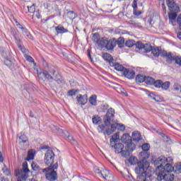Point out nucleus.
<instances>
[{
    "label": "nucleus",
    "mask_w": 181,
    "mask_h": 181,
    "mask_svg": "<svg viewBox=\"0 0 181 181\" xmlns=\"http://www.w3.org/2000/svg\"><path fill=\"white\" fill-rule=\"evenodd\" d=\"M92 121L93 124H98L100 122V117H98V115L93 116V117L92 118Z\"/></svg>",
    "instance_id": "obj_47"
},
{
    "label": "nucleus",
    "mask_w": 181,
    "mask_h": 181,
    "mask_svg": "<svg viewBox=\"0 0 181 181\" xmlns=\"http://www.w3.org/2000/svg\"><path fill=\"white\" fill-rule=\"evenodd\" d=\"M175 57H176V56H175L171 52L165 53V59H166L167 63H173V62H175Z\"/></svg>",
    "instance_id": "obj_19"
},
{
    "label": "nucleus",
    "mask_w": 181,
    "mask_h": 181,
    "mask_svg": "<svg viewBox=\"0 0 181 181\" xmlns=\"http://www.w3.org/2000/svg\"><path fill=\"white\" fill-rule=\"evenodd\" d=\"M21 30L24 36H26L27 37H28V39H32V35H30V33L28 31V29H26V28L23 27Z\"/></svg>",
    "instance_id": "obj_30"
},
{
    "label": "nucleus",
    "mask_w": 181,
    "mask_h": 181,
    "mask_svg": "<svg viewBox=\"0 0 181 181\" xmlns=\"http://www.w3.org/2000/svg\"><path fill=\"white\" fill-rule=\"evenodd\" d=\"M108 40V38L107 37H102L100 38L99 40L98 41V45L100 47L103 48H105L107 46V42Z\"/></svg>",
    "instance_id": "obj_20"
},
{
    "label": "nucleus",
    "mask_w": 181,
    "mask_h": 181,
    "mask_svg": "<svg viewBox=\"0 0 181 181\" xmlns=\"http://www.w3.org/2000/svg\"><path fill=\"white\" fill-rule=\"evenodd\" d=\"M146 76H144V75H137L136 77V83H144L145 81Z\"/></svg>",
    "instance_id": "obj_33"
},
{
    "label": "nucleus",
    "mask_w": 181,
    "mask_h": 181,
    "mask_svg": "<svg viewBox=\"0 0 181 181\" xmlns=\"http://www.w3.org/2000/svg\"><path fill=\"white\" fill-rule=\"evenodd\" d=\"M151 164L146 158H143L137 163L134 169L137 176V181H151V173H149Z\"/></svg>",
    "instance_id": "obj_1"
},
{
    "label": "nucleus",
    "mask_w": 181,
    "mask_h": 181,
    "mask_svg": "<svg viewBox=\"0 0 181 181\" xmlns=\"http://www.w3.org/2000/svg\"><path fill=\"white\" fill-rule=\"evenodd\" d=\"M0 162H4V156H2V153L0 151Z\"/></svg>",
    "instance_id": "obj_62"
},
{
    "label": "nucleus",
    "mask_w": 181,
    "mask_h": 181,
    "mask_svg": "<svg viewBox=\"0 0 181 181\" xmlns=\"http://www.w3.org/2000/svg\"><path fill=\"white\" fill-rule=\"evenodd\" d=\"M174 62H175L176 64L181 66V57L180 56H175Z\"/></svg>",
    "instance_id": "obj_49"
},
{
    "label": "nucleus",
    "mask_w": 181,
    "mask_h": 181,
    "mask_svg": "<svg viewBox=\"0 0 181 181\" xmlns=\"http://www.w3.org/2000/svg\"><path fill=\"white\" fill-rule=\"evenodd\" d=\"M101 172H103V170H100V168H98L95 170V173H98V175H99V176H100V174L101 173Z\"/></svg>",
    "instance_id": "obj_63"
},
{
    "label": "nucleus",
    "mask_w": 181,
    "mask_h": 181,
    "mask_svg": "<svg viewBox=\"0 0 181 181\" xmlns=\"http://www.w3.org/2000/svg\"><path fill=\"white\" fill-rule=\"evenodd\" d=\"M4 63L6 66L9 67L10 69H13V67L15 66V63L12 62V61L9 59L6 60Z\"/></svg>",
    "instance_id": "obj_39"
},
{
    "label": "nucleus",
    "mask_w": 181,
    "mask_h": 181,
    "mask_svg": "<svg viewBox=\"0 0 181 181\" xmlns=\"http://www.w3.org/2000/svg\"><path fill=\"white\" fill-rule=\"evenodd\" d=\"M144 82L146 83V84L152 86V84L155 83V79L151 76H146Z\"/></svg>",
    "instance_id": "obj_26"
},
{
    "label": "nucleus",
    "mask_w": 181,
    "mask_h": 181,
    "mask_svg": "<svg viewBox=\"0 0 181 181\" xmlns=\"http://www.w3.org/2000/svg\"><path fill=\"white\" fill-rule=\"evenodd\" d=\"M150 181H158L155 177H150Z\"/></svg>",
    "instance_id": "obj_61"
},
{
    "label": "nucleus",
    "mask_w": 181,
    "mask_h": 181,
    "mask_svg": "<svg viewBox=\"0 0 181 181\" xmlns=\"http://www.w3.org/2000/svg\"><path fill=\"white\" fill-rule=\"evenodd\" d=\"M55 30L57 33H67L69 32V30L64 28V27L62 26H57L55 28Z\"/></svg>",
    "instance_id": "obj_25"
},
{
    "label": "nucleus",
    "mask_w": 181,
    "mask_h": 181,
    "mask_svg": "<svg viewBox=\"0 0 181 181\" xmlns=\"http://www.w3.org/2000/svg\"><path fill=\"white\" fill-rule=\"evenodd\" d=\"M45 9H49V8H52V3L50 2H46L45 4Z\"/></svg>",
    "instance_id": "obj_55"
},
{
    "label": "nucleus",
    "mask_w": 181,
    "mask_h": 181,
    "mask_svg": "<svg viewBox=\"0 0 181 181\" xmlns=\"http://www.w3.org/2000/svg\"><path fill=\"white\" fill-rule=\"evenodd\" d=\"M43 173H47L49 172V167L47 168L42 169Z\"/></svg>",
    "instance_id": "obj_59"
},
{
    "label": "nucleus",
    "mask_w": 181,
    "mask_h": 181,
    "mask_svg": "<svg viewBox=\"0 0 181 181\" xmlns=\"http://www.w3.org/2000/svg\"><path fill=\"white\" fill-rule=\"evenodd\" d=\"M132 138L134 141L139 142V141H141V134H139V133L133 132Z\"/></svg>",
    "instance_id": "obj_32"
},
{
    "label": "nucleus",
    "mask_w": 181,
    "mask_h": 181,
    "mask_svg": "<svg viewBox=\"0 0 181 181\" xmlns=\"http://www.w3.org/2000/svg\"><path fill=\"white\" fill-rule=\"evenodd\" d=\"M103 58L104 59V60H105V62H107L110 65V63H114V59H112L111 54L107 52L103 54Z\"/></svg>",
    "instance_id": "obj_21"
},
{
    "label": "nucleus",
    "mask_w": 181,
    "mask_h": 181,
    "mask_svg": "<svg viewBox=\"0 0 181 181\" xmlns=\"http://www.w3.org/2000/svg\"><path fill=\"white\" fill-rule=\"evenodd\" d=\"M115 110H114V109L110 108L107 110L106 115L103 117V122L105 125L100 124L98 127V130L100 134L105 132L107 129H110V127H112V124H115L112 122V121H114V117H115Z\"/></svg>",
    "instance_id": "obj_2"
},
{
    "label": "nucleus",
    "mask_w": 181,
    "mask_h": 181,
    "mask_svg": "<svg viewBox=\"0 0 181 181\" xmlns=\"http://www.w3.org/2000/svg\"><path fill=\"white\" fill-rule=\"evenodd\" d=\"M162 81L160 80H157L154 81L153 86L156 87V88H160L162 87Z\"/></svg>",
    "instance_id": "obj_45"
},
{
    "label": "nucleus",
    "mask_w": 181,
    "mask_h": 181,
    "mask_svg": "<svg viewBox=\"0 0 181 181\" xmlns=\"http://www.w3.org/2000/svg\"><path fill=\"white\" fill-rule=\"evenodd\" d=\"M76 101L80 105H86V104H87V101H88V98H87V95H78L76 97Z\"/></svg>",
    "instance_id": "obj_14"
},
{
    "label": "nucleus",
    "mask_w": 181,
    "mask_h": 181,
    "mask_svg": "<svg viewBox=\"0 0 181 181\" xmlns=\"http://www.w3.org/2000/svg\"><path fill=\"white\" fill-rule=\"evenodd\" d=\"M33 170H39V169H40V167L39 165H37V164L33 163L32 165H31Z\"/></svg>",
    "instance_id": "obj_52"
},
{
    "label": "nucleus",
    "mask_w": 181,
    "mask_h": 181,
    "mask_svg": "<svg viewBox=\"0 0 181 181\" xmlns=\"http://www.w3.org/2000/svg\"><path fill=\"white\" fill-rule=\"evenodd\" d=\"M134 46L136 49H138L139 50H144V44L141 41L135 42Z\"/></svg>",
    "instance_id": "obj_36"
},
{
    "label": "nucleus",
    "mask_w": 181,
    "mask_h": 181,
    "mask_svg": "<svg viewBox=\"0 0 181 181\" xmlns=\"http://www.w3.org/2000/svg\"><path fill=\"white\" fill-rule=\"evenodd\" d=\"M66 139L68 141H69V142L71 144H73L74 145H76V144H77V141L75 139L74 137H73L71 135L69 134L67 136H66Z\"/></svg>",
    "instance_id": "obj_37"
},
{
    "label": "nucleus",
    "mask_w": 181,
    "mask_h": 181,
    "mask_svg": "<svg viewBox=\"0 0 181 181\" xmlns=\"http://www.w3.org/2000/svg\"><path fill=\"white\" fill-rule=\"evenodd\" d=\"M166 162H170V158H166V157L161 156L154 160L153 163L155 166H157L156 173L160 171V168H163V165H165Z\"/></svg>",
    "instance_id": "obj_7"
},
{
    "label": "nucleus",
    "mask_w": 181,
    "mask_h": 181,
    "mask_svg": "<svg viewBox=\"0 0 181 181\" xmlns=\"http://www.w3.org/2000/svg\"><path fill=\"white\" fill-rule=\"evenodd\" d=\"M129 163H131V165H138V158L135 156H131L129 159Z\"/></svg>",
    "instance_id": "obj_31"
},
{
    "label": "nucleus",
    "mask_w": 181,
    "mask_h": 181,
    "mask_svg": "<svg viewBox=\"0 0 181 181\" xmlns=\"http://www.w3.org/2000/svg\"><path fill=\"white\" fill-rule=\"evenodd\" d=\"M176 16H177V13L170 12L169 13V19H171V21H175V19H176Z\"/></svg>",
    "instance_id": "obj_48"
},
{
    "label": "nucleus",
    "mask_w": 181,
    "mask_h": 181,
    "mask_svg": "<svg viewBox=\"0 0 181 181\" xmlns=\"http://www.w3.org/2000/svg\"><path fill=\"white\" fill-rule=\"evenodd\" d=\"M76 93H78V90L72 89L68 91L67 95L69 97H73V95H75Z\"/></svg>",
    "instance_id": "obj_40"
},
{
    "label": "nucleus",
    "mask_w": 181,
    "mask_h": 181,
    "mask_svg": "<svg viewBox=\"0 0 181 181\" xmlns=\"http://www.w3.org/2000/svg\"><path fill=\"white\" fill-rule=\"evenodd\" d=\"M123 74L127 77V78H129L130 80L135 78V71L132 69H125Z\"/></svg>",
    "instance_id": "obj_16"
},
{
    "label": "nucleus",
    "mask_w": 181,
    "mask_h": 181,
    "mask_svg": "<svg viewBox=\"0 0 181 181\" xmlns=\"http://www.w3.org/2000/svg\"><path fill=\"white\" fill-rule=\"evenodd\" d=\"M28 172H29V168H28V164L23 163V169L21 170L20 175L22 180L26 181V179H28Z\"/></svg>",
    "instance_id": "obj_12"
},
{
    "label": "nucleus",
    "mask_w": 181,
    "mask_h": 181,
    "mask_svg": "<svg viewBox=\"0 0 181 181\" xmlns=\"http://www.w3.org/2000/svg\"><path fill=\"white\" fill-rule=\"evenodd\" d=\"M20 145H25L28 146L29 145V142H28V137L25 134H21L18 139Z\"/></svg>",
    "instance_id": "obj_18"
},
{
    "label": "nucleus",
    "mask_w": 181,
    "mask_h": 181,
    "mask_svg": "<svg viewBox=\"0 0 181 181\" xmlns=\"http://www.w3.org/2000/svg\"><path fill=\"white\" fill-rule=\"evenodd\" d=\"M125 40H124V37H119L117 40V45H118L119 47H124V43Z\"/></svg>",
    "instance_id": "obj_34"
},
{
    "label": "nucleus",
    "mask_w": 181,
    "mask_h": 181,
    "mask_svg": "<svg viewBox=\"0 0 181 181\" xmlns=\"http://www.w3.org/2000/svg\"><path fill=\"white\" fill-rule=\"evenodd\" d=\"M16 26H18L19 29L22 30L24 28L23 26H22V25H21V23H18V21H16Z\"/></svg>",
    "instance_id": "obj_58"
},
{
    "label": "nucleus",
    "mask_w": 181,
    "mask_h": 181,
    "mask_svg": "<svg viewBox=\"0 0 181 181\" xmlns=\"http://www.w3.org/2000/svg\"><path fill=\"white\" fill-rule=\"evenodd\" d=\"M28 12L30 13H35V11H36V8H35V4H33L31 6H28Z\"/></svg>",
    "instance_id": "obj_50"
},
{
    "label": "nucleus",
    "mask_w": 181,
    "mask_h": 181,
    "mask_svg": "<svg viewBox=\"0 0 181 181\" xmlns=\"http://www.w3.org/2000/svg\"><path fill=\"white\" fill-rule=\"evenodd\" d=\"M44 162L47 166H53L54 163V153L52 150H47L45 153Z\"/></svg>",
    "instance_id": "obj_8"
},
{
    "label": "nucleus",
    "mask_w": 181,
    "mask_h": 181,
    "mask_svg": "<svg viewBox=\"0 0 181 181\" xmlns=\"http://www.w3.org/2000/svg\"><path fill=\"white\" fill-rule=\"evenodd\" d=\"M110 67H114L115 70L117 71H125V67H124L122 64H119V63L115 62H110Z\"/></svg>",
    "instance_id": "obj_17"
},
{
    "label": "nucleus",
    "mask_w": 181,
    "mask_h": 181,
    "mask_svg": "<svg viewBox=\"0 0 181 181\" xmlns=\"http://www.w3.org/2000/svg\"><path fill=\"white\" fill-rule=\"evenodd\" d=\"M108 105H103L101 106L102 111H105L106 110H108Z\"/></svg>",
    "instance_id": "obj_57"
},
{
    "label": "nucleus",
    "mask_w": 181,
    "mask_h": 181,
    "mask_svg": "<svg viewBox=\"0 0 181 181\" xmlns=\"http://www.w3.org/2000/svg\"><path fill=\"white\" fill-rule=\"evenodd\" d=\"M126 147L124 148V152L122 153V156L124 158H128L131 155V152H134L135 150V144L132 143V140L128 143L125 144Z\"/></svg>",
    "instance_id": "obj_10"
},
{
    "label": "nucleus",
    "mask_w": 181,
    "mask_h": 181,
    "mask_svg": "<svg viewBox=\"0 0 181 181\" xmlns=\"http://www.w3.org/2000/svg\"><path fill=\"white\" fill-rule=\"evenodd\" d=\"M2 172L4 173V175H6V176H9V170H8V167L6 165H4L2 168Z\"/></svg>",
    "instance_id": "obj_51"
},
{
    "label": "nucleus",
    "mask_w": 181,
    "mask_h": 181,
    "mask_svg": "<svg viewBox=\"0 0 181 181\" xmlns=\"http://www.w3.org/2000/svg\"><path fill=\"white\" fill-rule=\"evenodd\" d=\"M125 46H127V47H134V46H135V40H127L125 43Z\"/></svg>",
    "instance_id": "obj_35"
},
{
    "label": "nucleus",
    "mask_w": 181,
    "mask_h": 181,
    "mask_svg": "<svg viewBox=\"0 0 181 181\" xmlns=\"http://www.w3.org/2000/svg\"><path fill=\"white\" fill-rule=\"evenodd\" d=\"M45 79L48 80V81H56L57 84L59 86H63L64 84V79L62 77L61 75L59 74V72L56 71V70L52 69L51 71H45Z\"/></svg>",
    "instance_id": "obj_4"
},
{
    "label": "nucleus",
    "mask_w": 181,
    "mask_h": 181,
    "mask_svg": "<svg viewBox=\"0 0 181 181\" xmlns=\"http://www.w3.org/2000/svg\"><path fill=\"white\" fill-rule=\"evenodd\" d=\"M116 46L117 39L112 38L109 40H107L105 49H107V50H112Z\"/></svg>",
    "instance_id": "obj_13"
},
{
    "label": "nucleus",
    "mask_w": 181,
    "mask_h": 181,
    "mask_svg": "<svg viewBox=\"0 0 181 181\" xmlns=\"http://www.w3.org/2000/svg\"><path fill=\"white\" fill-rule=\"evenodd\" d=\"M166 4L170 9V12L178 13L180 12L179 6L176 4L175 0H166Z\"/></svg>",
    "instance_id": "obj_11"
},
{
    "label": "nucleus",
    "mask_w": 181,
    "mask_h": 181,
    "mask_svg": "<svg viewBox=\"0 0 181 181\" xmlns=\"http://www.w3.org/2000/svg\"><path fill=\"white\" fill-rule=\"evenodd\" d=\"M112 176V175L107 170H103L100 171V177H102V179H104V180L111 181Z\"/></svg>",
    "instance_id": "obj_15"
},
{
    "label": "nucleus",
    "mask_w": 181,
    "mask_h": 181,
    "mask_svg": "<svg viewBox=\"0 0 181 181\" xmlns=\"http://www.w3.org/2000/svg\"><path fill=\"white\" fill-rule=\"evenodd\" d=\"M68 18L69 19H71L73 21V19H76V13H74V11H69L67 13Z\"/></svg>",
    "instance_id": "obj_46"
},
{
    "label": "nucleus",
    "mask_w": 181,
    "mask_h": 181,
    "mask_svg": "<svg viewBox=\"0 0 181 181\" xmlns=\"http://www.w3.org/2000/svg\"><path fill=\"white\" fill-rule=\"evenodd\" d=\"M119 142V133H116L110 139V148L115 151V153H121L122 156V153L125 152V149H124V144Z\"/></svg>",
    "instance_id": "obj_3"
},
{
    "label": "nucleus",
    "mask_w": 181,
    "mask_h": 181,
    "mask_svg": "<svg viewBox=\"0 0 181 181\" xmlns=\"http://www.w3.org/2000/svg\"><path fill=\"white\" fill-rule=\"evenodd\" d=\"M151 52L154 57H159V54H160V50L158 47L152 48Z\"/></svg>",
    "instance_id": "obj_28"
},
{
    "label": "nucleus",
    "mask_w": 181,
    "mask_h": 181,
    "mask_svg": "<svg viewBox=\"0 0 181 181\" xmlns=\"http://www.w3.org/2000/svg\"><path fill=\"white\" fill-rule=\"evenodd\" d=\"M38 77L40 80H45V78H46V71L45 70L38 73Z\"/></svg>",
    "instance_id": "obj_41"
},
{
    "label": "nucleus",
    "mask_w": 181,
    "mask_h": 181,
    "mask_svg": "<svg viewBox=\"0 0 181 181\" xmlns=\"http://www.w3.org/2000/svg\"><path fill=\"white\" fill-rule=\"evenodd\" d=\"M25 59L28 62H30V63L35 62V60L33 59V58L29 55H26L25 56Z\"/></svg>",
    "instance_id": "obj_53"
},
{
    "label": "nucleus",
    "mask_w": 181,
    "mask_h": 181,
    "mask_svg": "<svg viewBox=\"0 0 181 181\" xmlns=\"http://www.w3.org/2000/svg\"><path fill=\"white\" fill-rule=\"evenodd\" d=\"M169 87H170V82L169 81H166V82H163L161 83V88L163 90H168L169 88Z\"/></svg>",
    "instance_id": "obj_38"
},
{
    "label": "nucleus",
    "mask_w": 181,
    "mask_h": 181,
    "mask_svg": "<svg viewBox=\"0 0 181 181\" xmlns=\"http://www.w3.org/2000/svg\"><path fill=\"white\" fill-rule=\"evenodd\" d=\"M117 128H119L120 131H125V126L124 124L121 125L118 123H115L112 124L110 129H107L105 132H103V134L104 135L110 136L115 132V129H117Z\"/></svg>",
    "instance_id": "obj_9"
},
{
    "label": "nucleus",
    "mask_w": 181,
    "mask_h": 181,
    "mask_svg": "<svg viewBox=\"0 0 181 181\" xmlns=\"http://www.w3.org/2000/svg\"><path fill=\"white\" fill-rule=\"evenodd\" d=\"M158 181H173L175 180V175L172 172L158 171L156 173Z\"/></svg>",
    "instance_id": "obj_5"
},
{
    "label": "nucleus",
    "mask_w": 181,
    "mask_h": 181,
    "mask_svg": "<svg viewBox=\"0 0 181 181\" xmlns=\"http://www.w3.org/2000/svg\"><path fill=\"white\" fill-rule=\"evenodd\" d=\"M18 47L22 50L23 53H26V49H25V48H22V46L19 45Z\"/></svg>",
    "instance_id": "obj_60"
},
{
    "label": "nucleus",
    "mask_w": 181,
    "mask_h": 181,
    "mask_svg": "<svg viewBox=\"0 0 181 181\" xmlns=\"http://www.w3.org/2000/svg\"><path fill=\"white\" fill-rule=\"evenodd\" d=\"M89 103L91 105H97V95H91L89 98Z\"/></svg>",
    "instance_id": "obj_27"
},
{
    "label": "nucleus",
    "mask_w": 181,
    "mask_h": 181,
    "mask_svg": "<svg viewBox=\"0 0 181 181\" xmlns=\"http://www.w3.org/2000/svg\"><path fill=\"white\" fill-rule=\"evenodd\" d=\"M148 95V97H150V98H151V100H154L155 101H158L153 93H151Z\"/></svg>",
    "instance_id": "obj_56"
},
{
    "label": "nucleus",
    "mask_w": 181,
    "mask_h": 181,
    "mask_svg": "<svg viewBox=\"0 0 181 181\" xmlns=\"http://www.w3.org/2000/svg\"><path fill=\"white\" fill-rule=\"evenodd\" d=\"M149 148H151L149 144H144L141 146V149H143L144 152H148V151H149Z\"/></svg>",
    "instance_id": "obj_42"
},
{
    "label": "nucleus",
    "mask_w": 181,
    "mask_h": 181,
    "mask_svg": "<svg viewBox=\"0 0 181 181\" xmlns=\"http://www.w3.org/2000/svg\"><path fill=\"white\" fill-rule=\"evenodd\" d=\"M175 169L176 170H177V172H180V173H181V163H177L175 165Z\"/></svg>",
    "instance_id": "obj_54"
},
{
    "label": "nucleus",
    "mask_w": 181,
    "mask_h": 181,
    "mask_svg": "<svg viewBox=\"0 0 181 181\" xmlns=\"http://www.w3.org/2000/svg\"><path fill=\"white\" fill-rule=\"evenodd\" d=\"M152 49V45H151V44H145L143 45V53H149Z\"/></svg>",
    "instance_id": "obj_24"
},
{
    "label": "nucleus",
    "mask_w": 181,
    "mask_h": 181,
    "mask_svg": "<svg viewBox=\"0 0 181 181\" xmlns=\"http://www.w3.org/2000/svg\"><path fill=\"white\" fill-rule=\"evenodd\" d=\"M129 23L130 25H133L136 28H142V25H141V23H138L135 21H130Z\"/></svg>",
    "instance_id": "obj_44"
},
{
    "label": "nucleus",
    "mask_w": 181,
    "mask_h": 181,
    "mask_svg": "<svg viewBox=\"0 0 181 181\" xmlns=\"http://www.w3.org/2000/svg\"><path fill=\"white\" fill-rule=\"evenodd\" d=\"M33 159H35V151L33 150H29L27 160H33Z\"/></svg>",
    "instance_id": "obj_29"
},
{
    "label": "nucleus",
    "mask_w": 181,
    "mask_h": 181,
    "mask_svg": "<svg viewBox=\"0 0 181 181\" xmlns=\"http://www.w3.org/2000/svg\"><path fill=\"white\" fill-rule=\"evenodd\" d=\"M92 40L98 43V40H100V35H98V33H95L93 34L92 37Z\"/></svg>",
    "instance_id": "obj_43"
},
{
    "label": "nucleus",
    "mask_w": 181,
    "mask_h": 181,
    "mask_svg": "<svg viewBox=\"0 0 181 181\" xmlns=\"http://www.w3.org/2000/svg\"><path fill=\"white\" fill-rule=\"evenodd\" d=\"M121 140H122V142H123V144H128V142H131V141H132L131 137L129 134H123Z\"/></svg>",
    "instance_id": "obj_23"
},
{
    "label": "nucleus",
    "mask_w": 181,
    "mask_h": 181,
    "mask_svg": "<svg viewBox=\"0 0 181 181\" xmlns=\"http://www.w3.org/2000/svg\"><path fill=\"white\" fill-rule=\"evenodd\" d=\"M57 168H59L57 162L53 165L49 166V171L46 174L47 180L54 181L57 179V172L55 171Z\"/></svg>",
    "instance_id": "obj_6"
},
{
    "label": "nucleus",
    "mask_w": 181,
    "mask_h": 181,
    "mask_svg": "<svg viewBox=\"0 0 181 181\" xmlns=\"http://www.w3.org/2000/svg\"><path fill=\"white\" fill-rule=\"evenodd\" d=\"M177 37L180 39V40H181V32L177 33Z\"/></svg>",
    "instance_id": "obj_64"
},
{
    "label": "nucleus",
    "mask_w": 181,
    "mask_h": 181,
    "mask_svg": "<svg viewBox=\"0 0 181 181\" xmlns=\"http://www.w3.org/2000/svg\"><path fill=\"white\" fill-rule=\"evenodd\" d=\"M173 170V167L170 163H167L163 168H161L159 172H171Z\"/></svg>",
    "instance_id": "obj_22"
}]
</instances>
